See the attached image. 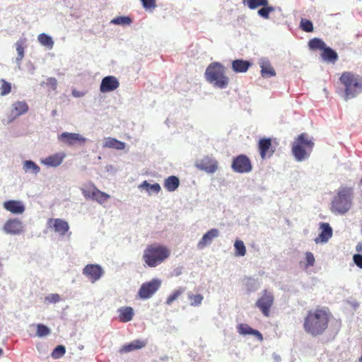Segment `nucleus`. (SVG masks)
Listing matches in <instances>:
<instances>
[{
    "label": "nucleus",
    "instance_id": "48",
    "mask_svg": "<svg viewBox=\"0 0 362 362\" xmlns=\"http://www.w3.org/2000/svg\"><path fill=\"white\" fill-rule=\"evenodd\" d=\"M1 86L0 87V95L2 96L8 95L11 91V84L4 79H1Z\"/></svg>",
    "mask_w": 362,
    "mask_h": 362
},
{
    "label": "nucleus",
    "instance_id": "11",
    "mask_svg": "<svg viewBox=\"0 0 362 362\" xmlns=\"http://www.w3.org/2000/svg\"><path fill=\"white\" fill-rule=\"evenodd\" d=\"M82 273L91 283H95L103 276L104 271L99 264H89L83 269Z\"/></svg>",
    "mask_w": 362,
    "mask_h": 362
},
{
    "label": "nucleus",
    "instance_id": "2",
    "mask_svg": "<svg viewBox=\"0 0 362 362\" xmlns=\"http://www.w3.org/2000/svg\"><path fill=\"white\" fill-rule=\"evenodd\" d=\"M328 322V315L324 310H310L304 320L303 328L313 336L320 335L327 328Z\"/></svg>",
    "mask_w": 362,
    "mask_h": 362
},
{
    "label": "nucleus",
    "instance_id": "53",
    "mask_svg": "<svg viewBox=\"0 0 362 362\" xmlns=\"http://www.w3.org/2000/svg\"><path fill=\"white\" fill-rule=\"evenodd\" d=\"M72 95L73 96H74L75 98H80V97H82L83 95V93H81L79 91H77L76 90H74L72 91Z\"/></svg>",
    "mask_w": 362,
    "mask_h": 362
},
{
    "label": "nucleus",
    "instance_id": "51",
    "mask_svg": "<svg viewBox=\"0 0 362 362\" xmlns=\"http://www.w3.org/2000/svg\"><path fill=\"white\" fill-rule=\"evenodd\" d=\"M47 85L50 86L53 90H55L57 86V81L54 77H49L47 79Z\"/></svg>",
    "mask_w": 362,
    "mask_h": 362
},
{
    "label": "nucleus",
    "instance_id": "15",
    "mask_svg": "<svg viewBox=\"0 0 362 362\" xmlns=\"http://www.w3.org/2000/svg\"><path fill=\"white\" fill-rule=\"evenodd\" d=\"M219 234L220 232L216 228H212L209 230L205 234H204L201 240L197 243V248L200 250L204 249L206 246L211 245L213 242V240L216 238H218Z\"/></svg>",
    "mask_w": 362,
    "mask_h": 362
},
{
    "label": "nucleus",
    "instance_id": "39",
    "mask_svg": "<svg viewBox=\"0 0 362 362\" xmlns=\"http://www.w3.org/2000/svg\"><path fill=\"white\" fill-rule=\"evenodd\" d=\"M185 291L184 287H180L179 288L175 290L167 298L165 303L168 305H171L173 302L177 299V298L181 296Z\"/></svg>",
    "mask_w": 362,
    "mask_h": 362
},
{
    "label": "nucleus",
    "instance_id": "16",
    "mask_svg": "<svg viewBox=\"0 0 362 362\" xmlns=\"http://www.w3.org/2000/svg\"><path fill=\"white\" fill-rule=\"evenodd\" d=\"M320 229L321 230L318 237L315 239L316 243H326L332 236V228L328 223H320Z\"/></svg>",
    "mask_w": 362,
    "mask_h": 362
},
{
    "label": "nucleus",
    "instance_id": "13",
    "mask_svg": "<svg viewBox=\"0 0 362 362\" xmlns=\"http://www.w3.org/2000/svg\"><path fill=\"white\" fill-rule=\"evenodd\" d=\"M119 86V82L116 77L107 76L101 81L100 90L101 93H109L116 90Z\"/></svg>",
    "mask_w": 362,
    "mask_h": 362
},
{
    "label": "nucleus",
    "instance_id": "1",
    "mask_svg": "<svg viewBox=\"0 0 362 362\" xmlns=\"http://www.w3.org/2000/svg\"><path fill=\"white\" fill-rule=\"evenodd\" d=\"M342 86L341 97L347 101L362 93V76L351 71L343 72L339 77Z\"/></svg>",
    "mask_w": 362,
    "mask_h": 362
},
{
    "label": "nucleus",
    "instance_id": "57",
    "mask_svg": "<svg viewBox=\"0 0 362 362\" xmlns=\"http://www.w3.org/2000/svg\"><path fill=\"white\" fill-rule=\"evenodd\" d=\"M275 360L276 361H279L280 360V357L279 356H275Z\"/></svg>",
    "mask_w": 362,
    "mask_h": 362
},
{
    "label": "nucleus",
    "instance_id": "19",
    "mask_svg": "<svg viewBox=\"0 0 362 362\" xmlns=\"http://www.w3.org/2000/svg\"><path fill=\"white\" fill-rule=\"evenodd\" d=\"M4 207L6 210L14 214H21L25 211V209L23 202L18 200H8L4 202Z\"/></svg>",
    "mask_w": 362,
    "mask_h": 362
},
{
    "label": "nucleus",
    "instance_id": "26",
    "mask_svg": "<svg viewBox=\"0 0 362 362\" xmlns=\"http://www.w3.org/2000/svg\"><path fill=\"white\" fill-rule=\"evenodd\" d=\"M321 57L326 62L334 64L338 60L339 57L336 51L326 46L321 53Z\"/></svg>",
    "mask_w": 362,
    "mask_h": 362
},
{
    "label": "nucleus",
    "instance_id": "29",
    "mask_svg": "<svg viewBox=\"0 0 362 362\" xmlns=\"http://www.w3.org/2000/svg\"><path fill=\"white\" fill-rule=\"evenodd\" d=\"M26 42V39L25 37L20 38L17 42L15 43L16 49L17 51L18 56L16 59V63L18 66V68H20L21 64V61L24 57V53H25V48L24 45Z\"/></svg>",
    "mask_w": 362,
    "mask_h": 362
},
{
    "label": "nucleus",
    "instance_id": "20",
    "mask_svg": "<svg viewBox=\"0 0 362 362\" xmlns=\"http://www.w3.org/2000/svg\"><path fill=\"white\" fill-rule=\"evenodd\" d=\"M53 221L52 228L54 231L59 233L60 235H64L69 230V225L67 221L62 218H50L49 223Z\"/></svg>",
    "mask_w": 362,
    "mask_h": 362
},
{
    "label": "nucleus",
    "instance_id": "8",
    "mask_svg": "<svg viewBox=\"0 0 362 362\" xmlns=\"http://www.w3.org/2000/svg\"><path fill=\"white\" fill-rule=\"evenodd\" d=\"M231 168L234 172L238 173H247L252 169L250 160L243 154L233 158Z\"/></svg>",
    "mask_w": 362,
    "mask_h": 362
},
{
    "label": "nucleus",
    "instance_id": "42",
    "mask_svg": "<svg viewBox=\"0 0 362 362\" xmlns=\"http://www.w3.org/2000/svg\"><path fill=\"white\" fill-rule=\"evenodd\" d=\"M132 22V20L129 16H118L115 18H113L111 21V23L114 25H130Z\"/></svg>",
    "mask_w": 362,
    "mask_h": 362
},
{
    "label": "nucleus",
    "instance_id": "56",
    "mask_svg": "<svg viewBox=\"0 0 362 362\" xmlns=\"http://www.w3.org/2000/svg\"><path fill=\"white\" fill-rule=\"evenodd\" d=\"M112 168H113V167H112V165H107L106 166V170H107V171L112 170Z\"/></svg>",
    "mask_w": 362,
    "mask_h": 362
},
{
    "label": "nucleus",
    "instance_id": "44",
    "mask_svg": "<svg viewBox=\"0 0 362 362\" xmlns=\"http://www.w3.org/2000/svg\"><path fill=\"white\" fill-rule=\"evenodd\" d=\"M65 352V346L63 345H58L54 349L51 354V356L54 359H59L64 355Z\"/></svg>",
    "mask_w": 362,
    "mask_h": 362
},
{
    "label": "nucleus",
    "instance_id": "33",
    "mask_svg": "<svg viewBox=\"0 0 362 362\" xmlns=\"http://www.w3.org/2000/svg\"><path fill=\"white\" fill-rule=\"evenodd\" d=\"M244 284L247 293L257 291L260 286L257 280L251 277L244 279Z\"/></svg>",
    "mask_w": 362,
    "mask_h": 362
},
{
    "label": "nucleus",
    "instance_id": "22",
    "mask_svg": "<svg viewBox=\"0 0 362 362\" xmlns=\"http://www.w3.org/2000/svg\"><path fill=\"white\" fill-rule=\"evenodd\" d=\"M146 345V342L140 339H135L122 346L119 353H129L135 350L141 349Z\"/></svg>",
    "mask_w": 362,
    "mask_h": 362
},
{
    "label": "nucleus",
    "instance_id": "36",
    "mask_svg": "<svg viewBox=\"0 0 362 362\" xmlns=\"http://www.w3.org/2000/svg\"><path fill=\"white\" fill-rule=\"evenodd\" d=\"M243 3L246 4L250 9L255 10L262 6L268 5V0H243Z\"/></svg>",
    "mask_w": 362,
    "mask_h": 362
},
{
    "label": "nucleus",
    "instance_id": "3",
    "mask_svg": "<svg viewBox=\"0 0 362 362\" xmlns=\"http://www.w3.org/2000/svg\"><path fill=\"white\" fill-rule=\"evenodd\" d=\"M204 78L213 87L218 89L226 88L229 83L225 66L218 62L209 64L204 73Z\"/></svg>",
    "mask_w": 362,
    "mask_h": 362
},
{
    "label": "nucleus",
    "instance_id": "23",
    "mask_svg": "<svg viewBox=\"0 0 362 362\" xmlns=\"http://www.w3.org/2000/svg\"><path fill=\"white\" fill-rule=\"evenodd\" d=\"M64 158V153H55L41 160L42 163L48 167H57L62 164Z\"/></svg>",
    "mask_w": 362,
    "mask_h": 362
},
{
    "label": "nucleus",
    "instance_id": "35",
    "mask_svg": "<svg viewBox=\"0 0 362 362\" xmlns=\"http://www.w3.org/2000/svg\"><path fill=\"white\" fill-rule=\"evenodd\" d=\"M37 40L43 46H45L49 49L53 47L54 41L52 37L45 33L40 34L37 37Z\"/></svg>",
    "mask_w": 362,
    "mask_h": 362
},
{
    "label": "nucleus",
    "instance_id": "34",
    "mask_svg": "<svg viewBox=\"0 0 362 362\" xmlns=\"http://www.w3.org/2000/svg\"><path fill=\"white\" fill-rule=\"evenodd\" d=\"M308 46H309L310 49L312 50L320 49V50L322 51L323 49H325V47L327 45L322 40L317 38V37H315V38L311 39L308 42Z\"/></svg>",
    "mask_w": 362,
    "mask_h": 362
},
{
    "label": "nucleus",
    "instance_id": "40",
    "mask_svg": "<svg viewBox=\"0 0 362 362\" xmlns=\"http://www.w3.org/2000/svg\"><path fill=\"white\" fill-rule=\"evenodd\" d=\"M276 10V8L272 6H262L257 11L258 15L264 18L268 19L269 18V13Z\"/></svg>",
    "mask_w": 362,
    "mask_h": 362
},
{
    "label": "nucleus",
    "instance_id": "47",
    "mask_svg": "<svg viewBox=\"0 0 362 362\" xmlns=\"http://www.w3.org/2000/svg\"><path fill=\"white\" fill-rule=\"evenodd\" d=\"M50 333V329L46 325L38 324L37 325V335L39 337H44Z\"/></svg>",
    "mask_w": 362,
    "mask_h": 362
},
{
    "label": "nucleus",
    "instance_id": "21",
    "mask_svg": "<svg viewBox=\"0 0 362 362\" xmlns=\"http://www.w3.org/2000/svg\"><path fill=\"white\" fill-rule=\"evenodd\" d=\"M238 332L241 335H254L257 338L258 340L262 341V334L257 329H252L247 324L241 323L237 327Z\"/></svg>",
    "mask_w": 362,
    "mask_h": 362
},
{
    "label": "nucleus",
    "instance_id": "18",
    "mask_svg": "<svg viewBox=\"0 0 362 362\" xmlns=\"http://www.w3.org/2000/svg\"><path fill=\"white\" fill-rule=\"evenodd\" d=\"M58 139L70 146L74 145L77 141L84 143L86 140V138L81 136L79 134L69 132H63L58 136Z\"/></svg>",
    "mask_w": 362,
    "mask_h": 362
},
{
    "label": "nucleus",
    "instance_id": "49",
    "mask_svg": "<svg viewBox=\"0 0 362 362\" xmlns=\"http://www.w3.org/2000/svg\"><path fill=\"white\" fill-rule=\"evenodd\" d=\"M305 267L308 268L309 267H312L314 265L315 259L313 254L311 252H306L305 254Z\"/></svg>",
    "mask_w": 362,
    "mask_h": 362
},
{
    "label": "nucleus",
    "instance_id": "14",
    "mask_svg": "<svg viewBox=\"0 0 362 362\" xmlns=\"http://www.w3.org/2000/svg\"><path fill=\"white\" fill-rule=\"evenodd\" d=\"M28 105L25 101H17L12 105V110L8 117V122H13L18 117L28 111Z\"/></svg>",
    "mask_w": 362,
    "mask_h": 362
},
{
    "label": "nucleus",
    "instance_id": "46",
    "mask_svg": "<svg viewBox=\"0 0 362 362\" xmlns=\"http://www.w3.org/2000/svg\"><path fill=\"white\" fill-rule=\"evenodd\" d=\"M300 28L307 33L312 32L313 30V23L306 18H302L300 23Z\"/></svg>",
    "mask_w": 362,
    "mask_h": 362
},
{
    "label": "nucleus",
    "instance_id": "7",
    "mask_svg": "<svg viewBox=\"0 0 362 362\" xmlns=\"http://www.w3.org/2000/svg\"><path fill=\"white\" fill-rule=\"evenodd\" d=\"M161 286V281L158 279H153L150 281L141 284L139 291L138 296L143 300L151 298Z\"/></svg>",
    "mask_w": 362,
    "mask_h": 362
},
{
    "label": "nucleus",
    "instance_id": "4",
    "mask_svg": "<svg viewBox=\"0 0 362 362\" xmlns=\"http://www.w3.org/2000/svg\"><path fill=\"white\" fill-rule=\"evenodd\" d=\"M314 147V142L305 133L298 135L294 140L291 146V153L297 162H302L310 156Z\"/></svg>",
    "mask_w": 362,
    "mask_h": 362
},
{
    "label": "nucleus",
    "instance_id": "54",
    "mask_svg": "<svg viewBox=\"0 0 362 362\" xmlns=\"http://www.w3.org/2000/svg\"><path fill=\"white\" fill-rule=\"evenodd\" d=\"M356 250L358 252H362V243H359L356 247Z\"/></svg>",
    "mask_w": 362,
    "mask_h": 362
},
{
    "label": "nucleus",
    "instance_id": "25",
    "mask_svg": "<svg viewBox=\"0 0 362 362\" xmlns=\"http://www.w3.org/2000/svg\"><path fill=\"white\" fill-rule=\"evenodd\" d=\"M272 147V141L270 139L264 138L262 139L259 141V150L262 158H264L266 156L270 157L273 151H269Z\"/></svg>",
    "mask_w": 362,
    "mask_h": 362
},
{
    "label": "nucleus",
    "instance_id": "12",
    "mask_svg": "<svg viewBox=\"0 0 362 362\" xmlns=\"http://www.w3.org/2000/svg\"><path fill=\"white\" fill-rule=\"evenodd\" d=\"M3 230L9 235H20L25 230L23 223L18 218H10L4 224Z\"/></svg>",
    "mask_w": 362,
    "mask_h": 362
},
{
    "label": "nucleus",
    "instance_id": "31",
    "mask_svg": "<svg viewBox=\"0 0 362 362\" xmlns=\"http://www.w3.org/2000/svg\"><path fill=\"white\" fill-rule=\"evenodd\" d=\"M23 170L25 173L37 175L40 172V166L34 161L26 160L23 163Z\"/></svg>",
    "mask_w": 362,
    "mask_h": 362
},
{
    "label": "nucleus",
    "instance_id": "45",
    "mask_svg": "<svg viewBox=\"0 0 362 362\" xmlns=\"http://www.w3.org/2000/svg\"><path fill=\"white\" fill-rule=\"evenodd\" d=\"M143 8L149 12H152L157 6L156 0H140Z\"/></svg>",
    "mask_w": 362,
    "mask_h": 362
},
{
    "label": "nucleus",
    "instance_id": "24",
    "mask_svg": "<svg viewBox=\"0 0 362 362\" xmlns=\"http://www.w3.org/2000/svg\"><path fill=\"white\" fill-rule=\"evenodd\" d=\"M117 313H119L118 320L121 322H130L133 319L134 315L133 308L129 306L119 308L117 310Z\"/></svg>",
    "mask_w": 362,
    "mask_h": 362
},
{
    "label": "nucleus",
    "instance_id": "37",
    "mask_svg": "<svg viewBox=\"0 0 362 362\" xmlns=\"http://www.w3.org/2000/svg\"><path fill=\"white\" fill-rule=\"evenodd\" d=\"M92 195L93 197L92 200L95 201L100 204L105 202L110 198L109 194L99 190L98 188H96V190H95V194Z\"/></svg>",
    "mask_w": 362,
    "mask_h": 362
},
{
    "label": "nucleus",
    "instance_id": "55",
    "mask_svg": "<svg viewBox=\"0 0 362 362\" xmlns=\"http://www.w3.org/2000/svg\"><path fill=\"white\" fill-rule=\"evenodd\" d=\"M174 272H175V276H179L181 274V270L178 269H175Z\"/></svg>",
    "mask_w": 362,
    "mask_h": 362
},
{
    "label": "nucleus",
    "instance_id": "9",
    "mask_svg": "<svg viewBox=\"0 0 362 362\" xmlns=\"http://www.w3.org/2000/svg\"><path fill=\"white\" fill-rule=\"evenodd\" d=\"M195 167L201 170H204L207 173L213 174L218 169V163L215 158L210 156H205L202 159H199L195 162Z\"/></svg>",
    "mask_w": 362,
    "mask_h": 362
},
{
    "label": "nucleus",
    "instance_id": "10",
    "mask_svg": "<svg viewBox=\"0 0 362 362\" xmlns=\"http://www.w3.org/2000/svg\"><path fill=\"white\" fill-rule=\"evenodd\" d=\"M273 303L274 296L272 293L265 290L262 296L256 302V306L262 311L264 316L268 317Z\"/></svg>",
    "mask_w": 362,
    "mask_h": 362
},
{
    "label": "nucleus",
    "instance_id": "27",
    "mask_svg": "<svg viewBox=\"0 0 362 362\" xmlns=\"http://www.w3.org/2000/svg\"><path fill=\"white\" fill-rule=\"evenodd\" d=\"M125 143L115 138L107 137L105 139L103 144V148L123 150L125 148Z\"/></svg>",
    "mask_w": 362,
    "mask_h": 362
},
{
    "label": "nucleus",
    "instance_id": "43",
    "mask_svg": "<svg viewBox=\"0 0 362 362\" xmlns=\"http://www.w3.org/2000/svg\"><path fill=\"white\" fill-rule=\"evenodd\" d=\"M96 187L95 185L86 186L81 189L82 194L84 196L86 199H93V195L95 194V190H96Z\"/></svg>",
    "mask_w": 362,
    "mask_h": 362
},
{
    "label": "nucleus",
    "instance_id": "30",
    "mask_svg": "<svg viewBox=\"0 0 362 362\" xmlns=\"http://www.w3.org/2000/svg\"><path fill=\"white\" fill-rule=\"evenodd\" d=\"M139 189H145L150 196L152 194H158L161 190L158 183L150 184L146 180H144L139 185Z\"/></svg>",
    "mask_w": 362,
    "mask_h": 362
},
{
    "label": "nucleus",
    "instance_id": "52",
    "mask_svg": "<svg viewBox=\"0 0 362 362\" xmlns=\"http://www.w3.org/2000/svg\"><path fill=\"white\" fill-rule=\"evenodd\" d=\"M353 260L359 268L362 269V255H354L353 257Z\"/></svg>",
    "mask_w": 362,
    "mask_h": 362
},
{
    "label": "nucleus",
    "instance_id": "41",
    "mask_svg": "<svg viewBox=\"0 0 362 362\" xmlns=\"http://www.w3.org/2000/svg\"><path fill=\"white\" fill-rule=\"evenodd\" d=\"M234 247L235 250V255L243 257L246 253V248L243 241L240 240H236L234 243Z\"/></svg>",
    "mask_w": 362,
    "mask_h": 362
},
{
    "label": "nucleus",
    "instance_id": "50",
    "mask_svg": "<svg viewBox=\"0 0 362 362\" xmlns=\"http://www.w3.org/2000/svg\"><path fill=\"white\" fill-rule=\"evenodd\" d=\"M45 300L50 303H56L60 300V296L57 293H51L45 297Z\"/></svg>",
    "mask_w": 362,
    "mask_h": 362
},
{
    "label": "nucleus",
    "instance_id": "5",
    "mask_svg": "<svg viewBox=\"0 0 362 362\" xmlns=\"http://www.w3.org/2000/svg\"><path fill=\"white\" fill-rule=\"evenodd\" d=\"M170 255V251L165 246L156 244L146 247L142 259L148 267H156L162 264Z\"/></svg>",
    "mask_w": 362,
    "mask_h": 362
},
{
    "label": "nucleus",
    "instance_id": "38",
    "mask_svg": "<svg viewBox=\"0 0 362 362\" xmlns=\"http://www.w3.org/2000/svg\"><path fill=\"white\" fill-rule=\"evenodd\" d=\"M187 298L190 301L189 302L190 305L194 306V307L199 306L202 304V300L204 299V297L202 295H201V294L194 295L192 292H189L187 293Z\"/></svg>",
    "mask_w": 362,
    "mask_h": 362
},
{
    "label": "nucleus",
    "instance_id": "32",
    "mask_svg": "<svg viewBox=\"0 0 362 362\" xmlns=\"http://www.w3.org/2000/svg\"><path fill=\"white\" fill-rule=\"evenodd\" d=\"M180 185V180L178 177L174 175H171L165 179L164 182V187L168 192H174L177 189Z\"/></svg>",
    "mask_w": 362,
    "mask_h": 362
},
{
    "label": "nucleus",
    "instance_id": "59",
    "mask_svg": "<svg viewBox=\"0 0 362 362\" xmlns=\"http://www.w3.org/2000/svg\"><path fill=\"white\" fill-rule=\"evenodd\" d=\"M3 352H4L3 349L0 348V356L2 355Z\"/></svg>",
    "mask_w": 362,
    "mask_h": 362
},
{
    "label": "nucleus",
    "instance_id": "58",
    "mask_svg": "<svg viewBox=\"0 0 362 362\" xmlns=\"http://www.w3.org/2000/svg\"><path fill=\"white\" fill-rule=\"evenodd\" d=\"M57 113V111L56 110H53L52 112V115H55Z\"/></svg>",
    "mask_w": 362,
    "mask_h": 362
},
{
    "label": "nucleus",
    "instance_id": "17",
    "mask_svg": "<svg viewBox=\"0 0 362 362\" xmlns=\"http://www.w3.org/2000/svg\"><path fill=\"white\" fill-rule=\"evenodd\" d=\"M258 64L261 68V75L263 78H267L276 76V71L268 58H260L258 61Z\"/></svg>",
    "mask_w": 362,
    "mask_h": 362
},
{
    "label": "nucleus",
    "instance_id": "28",
    "mask_svg": "<svg viewBox=\"0 0 362 362\" xmlns=\"http://www.w3.org/2000/svg\"><path fill=\"white\" fill-rule=\"evenodd\" d=\"M251 63L243 59H235L232 62V69L236 73H245L250 67Z\"/></svg>",
    "mask_w": 362,
    "mask_h": 362
},
{
    "label": "nucleus",
    "instance_id": "6",
    "mask_svg": "<svg viewBox=\"0 0 362 362\" xmlns=\"http://www.w3.org/2000/svg\"><path fill=\"white\" fill-rule=\"evenodd\" d=\"M353 198L351 187H340L332 199L331 211L336 214H345L352 206Z\"/></svg>",
    "mask_w": 362,
    "mask_h": 362
}]
</instances>
